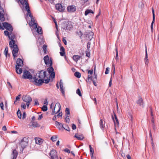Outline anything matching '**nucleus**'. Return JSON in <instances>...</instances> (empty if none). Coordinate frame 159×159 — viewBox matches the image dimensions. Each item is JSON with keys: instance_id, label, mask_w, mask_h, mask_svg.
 <instances>
[{"instance_id": "obj_1", "label": "nucleus", "mask_w": 159, "mask_h": 159, "mask_svg": "<svg viewBox=\"0 0 159 159\" xmlns=\"http://www.w3.org/2000/svg\"><path fill=\"white\" fill-rule=\"evenodd\" d=\"M46 71L43 70L39 71L38 72V75L37 76L40 79L38 80L36 77L33 78L34 81L38 85H41L44 82L43 79L46 76Z\"/></svg>"}, {"instance_id": "obj_2", "label": "nucleus", "mask_w": 159, "mask_h": 159, "mask_svg": "<svg viewBox=\"0 0 159 159\" xmlns=\"http://www.w3.org/2000/svg\"><path fill=\"white\" fill-rule=\"evenodd\" d=\"M9 46L12 49L13 59H15V58L17 57L16 54L18 53L19 50L18 46L16 44H15V41L14 40H11L10 42Z\"/></svg>"}, {"instance_id": "obj_3", "label": "nucleus", "mask_w": 159, "mask_h": 159, "mask_svg": "<svg viewBox=\"0 0 159 159\" xmlns=\"http://www.w3.org/2000/svg\"><path fill=\"white\" fill-rule=\"evenodd\" d=\"M61 28L65 30H70L73 28V25L72 24L68 22L64 21L61 24Z\"/></svg>"}, {"instance_id": "obj_4", "label": "nucleus", "mask_w": 159, "mask_h": 159, "mask_svg": "<svg viewBox=\"0 0 159 159\" xmlns=\"http://www.w3.org/2000/svg\"><path fill=\"white\" fill-rule=\"evenodd\" d=\"M28 139L26 137H24L21 140L19 144L22 148V151L28 145Z\"/></svg>"}, {"instance_id": "obj_5", "label": "nucleus", "mask_w": 159, "mask_h": 159, "mask_svg": "<svg viewBox=\"0 0 159 159\" xmlns=\"http://www.w3.org/2000/svg\"><path fill=\"white\" fill-rule=\"evenodd\" d=\"M43 60L45 64L49 66H52V59H49L48 55H46L43 57Z\"/></svg>"}, {"instance_id": "obj_6", "label": "nucleus", "mask_w": 159, "mask_h": 159, "mask_svg": "<svg viewBox=\"0 0 159 159\" xmlns=\"http://www.w3.org/2000/svg\"><path fill=\"white\" fill-rule=\"evenodd\" d=\"M22 77L24 79H32V78L33 79V78L30 73L27 70H25L24 72Z\"/></svg>"}, {"instance_id": "obj_7", "label": "nucleus", "mask_w": 159, "mask_h": 159, "mask_svg": "<svg viewBox=\"0 0 159 159\" xmlns=\"http://www.w3.org/2000/svg\"><path fill=\"white\" fill-rule=\"evenodd\" d=\"M61 106L60 103L58 102L55 105L54 110L52 111V114L53 115L59 112L61 110Z\"/></svg>"}, {"instance_id": "obj_8", "label": "nucleus", "mask_w": 159, "mask_h": 159, "mask_svg": "<svg viewBox=\"0 0 159 159\" xmlns=\"http://www.w3.org/2000/svg\"><path fill=\"white\" fill-rule=\"evenodd\" d=\"M94 77H93L92 76H90V80L91 81H92V82L94 84V85L95 86H97V83L96 82L97 81V75H95V71L96 70V65H95L94 66Z\"/></svg>"}, {"instance_id": "obj_9", "label": "nucleus", "mask_w": 159, "mask_h": 159, "mask_svg": "<svg viewBox=\"0 0 159 159\" xmlns=\"http://www.w3.org/2000/svg\"><path fill=\"white\" fill-rule=\"evenodd\" d=\"M2 24L3 26L4 27L9 30L10 32H12L13 31V28L11 25L6 22L3 23Z\"/></svg>"}, {"instance_id": "obj_10", "label": "nucleus", "mask_w": 159, "mask_h": 159, "mask_svg": "<svg viewBox=\"0 0 159 159\" xmlns=\"http://www.w3.org/2000/svg\"><path fill=\"white\" fill-rule=\"evenodd\" d=\"M67 11L69 13H73L75 12L76 9V7L74 5L68 6L67 8Z\"/></svg>"}, {"instance_id": "obj_11", "label": "nucleus", "mask_w": 159, "mask_h": 159, "mask_svg": "<svg viewBox=\"0 0 159 159\" xmlns=\"http://www.w3.org/2000/svg\"><path fill=\"white\" fill-rule=\"evenodd\" d=\"M50 155L51 156L52 159H58L57 153L56 151L54 150L51 151Z\"/></svg>"}, {"instance_id": "obj_12", "label": "nucleus", "mask_w": 159, "mask_h": 159, "mask_svg": "<svg viewBox=\"0 0 159 159\" xmlns=\"http://www.w3.org/2000/svg\"><path fill=\"white\" fill-rule=\"evenodd\" d=\"M22 99L23 100L26 102H30L32 101L31 98L29 95L23 96Z\"/></svg>"}, {"instance_id": "obj_13", "label": "nucleus", "mask_w": 159, "mask_h": 159, "mask_svg": "<svg viewBox=\"0 0 159 159\" xmlns=\"http://www.w3.org/2000/svg\"><path fill=\"white\" fill-rule=\"evenodd\" d=\"M56 9L59 11H63L65 10V7L63 6L61 4H57L55 5Z\"/></svg>"}, {"instance_id": "obj_14", "label": "nucleus", "mask_w": 159, "mask_h": 159, "mask_svg": "<svg viewBox=\"0 0 159 159\" xmlns=\"http://www.w3.org/2000/svg\"><path fill=\"white\" fill-rule=\"evenodd\" d=\"M49 67L48 68V71L49 74H51V77L54 78L55 76V73L54 72V69L52 66H49Z\"/></svg>"}, {"instance_id": "obj_15", "label": "nucleus", "mask_w": 159, "mask_h": 159, "mask_svg": "<svg viewBox=\"0 0 159 159\" xmlns=\"http://www.w3.org/2000/svg\"><path fill=\"white\" fill-rule=\"evenodd\" d=\"M114 116H114L113 115L112 116V118L113 120L114 123L115 124V125H118L119 124L118 120L117 119V116L115 114V113L113 112Z\"/></svg>"}, {"instance_id": "obj_16", "label": "nucleus", "mask_w": 159, "mask_h": 159, "mask_svg": "<svg viewBox=\"0 0 159 159\" xmlns=\"http://www.w3.org/2000/svg\"><path fill=\"white\" fill-rule=\"evenodd\" d=\"M4 12L3 9H0V20L2 21H4L5 19L4 17Z\"/></svg>"}, {"instance_id": "obj_17", "label": "nucleus", "mask_w": 159, "mask_h": 159, "mask_svg": "<svg viewBox=\"0 0 159 159\" xmlns=\"http://www.w3.org/2000/svg\"><path fill=\"white\" fill-rule=\"evenodd\" d=\"M18 154V153L16 149L13 150L11 154V157H12V159H16Z\"/></svg>"}, {"instance_id": "obj_18", "label": "nucleus", "mask_w": 159, "mask_h": 159, "mask_svg": "<svg viewBox=\"0 0 159 159\" xmlns=\"http://www.w3.org/2000/svg\"><path fill=\"white\" fill-rule=\"evenodd\" d=\"M152 15H153V20L151 24V31L152 32L153 31V24L155 22V15L154 14V9L152 8Z\"/></svg>"}, {"instance_id": "obj_19", "label": "nucleus", "mask_w": 159, "mask_h": 159, "mask_svg": "<svg viewBox=\"0 0 159 159\" xmlns=\"http://www.w3.org/2000/svg\"><path fill=\"white\" fill-rule=\"evenodd\" d=\"M16 63V66H23V61L20 58H18L17 59Z\"/></svg>"}, {"instance_id": "obj_20", "label": "nucleus", "mask_w": 159, "mask_h": 159, "mask_svg": "<svg viewBox=\"0 0 159 159\" xmlns=\"http://www.w3.org/2000/svg\"><path fill=\"white\" fill-rule=\"evenodd\" d=\"M60 88L61 89V92L62 93V94L64 95H65V91H64V88L63 87V83L62 82V80H60Z\"/></svg>"}, {"instance_id": "obj_21", "label": "nucleus", "mask_w": 159, "mask_h": 159, "mask_svg": "<svg viewBox=\"0 0 159 159\" xmlns=\"http://www.w3.org/2000/svg\"><path fill=\"white\" fill-rule=\"evenodd\" d=\"M34 139L36 143L39 145H41L43 143V139L39 138H35Z\"/></svg>"}, {"instance_id": "obj_22", "label": "nucleus", "mask_w": 159, "mask_h": 159, "mask_svg": "<svg viewBox=\"0 0 159 159\" xmlns=\"http://www.w3.org/2000/svg\"><path fill=\"white\" fill-rule=\"evenodd\" d=\"M55 125L57 128H58L60 130L64 128L62 124L57 121H56Z\"/></svg>"}, {"instance_id": "obj_23", "label": "nucleus", "mask_w": 159, "mask_h": 159, "mask_svg": "<svg viewBox=\"0 0 159 159\" xmlns=\"http://www.w3.org/2000/svg\"><path fill=\"white\" fill-rule=\"evenodd\" d=\"M137 103L139 104L140 106L143 107L144 105L143 99L140 98L136 102Z\"/></svg>"}, {"instance_id": "obj_24", "label": "nucleus", "mask_w": 159, "mask_h": 159, "mask_svg": "<svg viewBox=\"0 0 159 159\" xmlns=\"http://www.w3.org/2000/svg\"><path fill=\"white\" fill-rule=\"evenodd\" d=\"M25 9L27 10L28 13H30V12H31V11L30 10L29 4L28 2V1H25Z\"/></svg>"}, {"instance_id": "obj_25", "label": "nucleus", "mask_w": 159, "mask_h": 159, "mask_svg": "<svg viewBox=\"0 0 159 159\" xmlns=\"http://www.w3.org/2000/svg\"><path fill=\"white\" fill-rule=\"evenodd\" d=\"M61 52H60L61 56H63L65 55V50L62 46H61L60 48Z\"/></svg>"}, {"instance_id": "obj_26", "label": "nucleus", "mask_w": 159, "mask_h": 159, "mask_svg": "<svg viewBox=\"0 0 159 159\" xmlns=\"http://www.w3.org/2000/svg\"><path fill=\"white\" fill-rule=\"evenodd\" d=\"M74 137L76 138L78 140H82L84 139V137L82 135L78 134H76Z\"/></svg>"}, {"instance_id": "obj_27", "label": "nucleus", "mask_w": 159, "mask_h": 159, "mask_svg": "<svg viewBox=\"0 0 159 159\" xmlns=\"http://www.w3.org/2000/svg\"><path fill=\"white\" fill-rule=\"evenodd\" d=\"M148 54L147 52V49L146 48L145 49V56L144 58L145 63L147 65L148 63Z\"/></svg>"}, {"instance_id": "obj_28", "label": "nucleus", "mask_w": 159, "mask_h": 159, "mask_svg": "<svg viewBox=\"0 0 159 159\" xmlns=\"http://www.w3.org/2000/svg\"><path fill=\"white\" fill-rule=\"evenodd\" d=\"M149 134L150 137L151 138V144H152V148L153 149V150H154V148H155V146H154V143L153 142V138H152V133H151V130L150 131Z\"/></svg>"}, {"instance_id": "obj_29", "label": "nucleus", "mask_w": 159, "mask_h": 159, "mask_svg": "<svg viewBox=\"0 0 159 159\" xmlns=\"http://www.w3.org/2000/svg\"><path fill=\"white\" fill-rule=\"evenodd\" d=\"M16 72L18 74H20L22 72V69L19 68V67L17 66H16Z\"/></svg>"}, {"instance_id": "obj_30", "label": "nucleus", "mask_w": 159, "mask_h": 159, "mask_svg": "<svg viewBox=\"0 0 159 159\" xmlns=\"http://www.w3.org/2000/svg\"><path fill=\"white\" fill-rule=\"evenodd\" d=\"M32 126L34 127H39L40 126V125L37 122L31 121Z\"/></svg>"}, {"instance_id": "obj_31", "label": "nucleus", "mask_w": 159, "mask_h": 159, "mask_svg": "<svg viewBox=\"0 0 159 159\" xmlns=\"http://www.w3.org/2000/svg\"><path fill=\"white\" fill-rule=\"evenodd\" d=\"M93 33L92 31L90 32V37L91 36H93ZM92 39H90V41H92V42L93 43V45H94L95 43V39L93 38V37H92Z\"/></svg>"}, {"instance_id": "obj_32", "label": "nucleus", "mask_w": 159, "mask_h": 159, "mask_svg": "<svg viewBox=\"0 0 159 159\" xmlns=\"http://www.w3.org/2000/svg\"><path fill=\"white\" fill-rule=\"evenodd\" d=\"M81 57V56L78 55H74L73 57V58L75 61H77Z\"/></svg>"}, {"instance_id": "obj_33", "label": "nucleus", "mask_w": 159, "mask_h": 159, "mask_svg": "<svg viewBox=\"0 0 159 159\" xmlns=\"http://www.w3.org/2000/svg\"><path fill=\"white\" fill-rule=\"evenodd\" d=\"M37 33L39 34H42V29L41 27L38 26L37 29Z\"/></svg>"}, {"instance_id": "obj_34", "label": "nucleus", "mask_w": 159, "mask_h": 159, "mask_svg": "<svg viewBox=\"0 0 159 159\" xmlns=\"http://www.w3.org/2000/svg\"><path fill=\"white\" fill-rule=\"evenodd\" d=\"M12 32H10V35L9 36L8 38L9 39H11V40H14V39L15 38V35L13 34H12Z\"/></svg>"}, {"instance_id": "obj_35", "label": "nucleus", "mask_w": 159, "mask_h": 159, "mask_svg": "<svg viewBox=\"0 0 159 159\" xmlns=\"http://www.w3.org/2000/svg\"><path fill=\"white\" fill-rule=\"evenodd\" d=\"M99 124L101 128L102 129H103L104 128V125L103 124V121L102 119L100 120Z\"/></svg>"}, {"instance_id": "obj_36", "label": "nucleus", "mask_w": 159, "mask_h": 159, "mask_svg": "<svg viewBox=\"0 0 159 159\" xmlns=\"http://www.w3.org/2000/svg\"><path fill=\"white\" fill-rule=\"evenodd\" d=\"M8 47H7L5 48V50L4 51V54L5 55V56L6 57H7V53H8Z\"/></svg>"}, {"instance_id": "obj_37", "label": "nucleus", "mask_w": 159, "mask_h": 159, "mask_svg": "<svg viewBox=\"0 0 159 159\" xmlns=\"http://www.w3.org/2000/svg\"><path fill=\"white\" fill-rule=\"evenodd\" d=\"M74 75L75 76L77 77L78 78H80L81 76V74L80 73L78 72H76L74 73Z\"/></svg>"}, {"instance_id": "obj_38", "label": "nucleus", "mask_w": 159, "mask_h": 159, "mask_svg": "<svg viewBox=\"0 0 159 159\" xmlns=\"http://www.w3.org/2000/svg\"><path fill=\"white\" fill-rule=\"evenodd\" d=\"M17 114L18 116V117L19 119H21V112L19 109H18V111L17 112Z\"/></svg>"}, {"instance_id": "obj_39", "label": "nucleus", "mask_w": 159, "mask_h": 159, "mask_svg": "<svg viewBox=\"0 0 159 159\" xmlns=\"http://www.w3.org/2000/svg\"><path fill=\"white\" fill-rule=\"evenodd\" d=\"M57 139V137L56 135H53L51 138V139L53 142L56 141Z\"/></svg>"}, {"instance_id": "obj_40", "label": "nucleus", "mask_w": 159, "mask_h": 159, "mask_svg": "<svg viewBox=\"0 0 159 159\" xmlns=\"http://www.w3.org/2000/svg\"><path fill=\"white\" fill-rule=\"evenodd\" d=\"M42 111H46L48 110V107L46 105H43L41 108Z\"/></svg>"}, {"instance_id": "obj_41", "label": "nucleus", "mask_w": 159, "mask_h": 159, "mask_svg": "<svg viewBox=\"0 0 159 159\" xmlns=\"http://www.w3.org/2000/svg\"><path fill=\"white\" fill-rule=\"evenodd\" d=\"M21 96V95L20 94V95H19L17 96L16 97V100L14 102V104H15L16 103V101H20V97Z\"/></svg>"}, {"instance_id": "obj_42", "label": "nucleus", "mask_w": 159, "mask_h": 159, "mask_svg": "<svg viewBox=\"0 0 159 159\" xmlns=\"http://www.w3.org/2000/svg\"><path fill=\"white\" fill-rule=\"evenodd\" d=\"M65 112H66L65 116H66V115L68 116L70 114V110L68 108H66V110H65Z\"/></svg>"}, {"instance_id": "obj_43", "label": "nucleus", "mask_w": 159, "mask_h": 159, "mask_svg": "<svg viewBox=\"0 0 159 159\" xmlns=\"http://www.w3.org/2000/svg\"><path fill=\"white\" fill-rule=\"evenodd\" d=\"M66 117L65 118V120H66V121L67 123H69L70 121V119H69V116L66 115L65 116Z\"/></svg>"}, {"instance_id": "obj_44", "label": "nucleus", "mask_w": 159, "mask_h": 159, "mask_svg": "<svg viewBox=\"0 0 159 159\" xmlns=\"http://www.w3.org/2000/svg\"><path fill=\"white\" fill-rule=\"evenodd\" d=\"M43 51L44 53L45 54L47 53V46L45 45H44L43 46Z\"/></svg>"}, {"instance_id": "obj_45", "label": "nucleus", "mask_w": 159, "mask_h": 159, "mask_svg": "<svg viewBox=\"0 0 159 159\" xmlns=\"http://www.w3.org/2000/svg\"><path fill=\"white\" fill-rule=\"evenodd\" d=\"M76 93L78 94L80 97L82 96V94L81 93L80 90L79 89H77L76 91Z\"/></svg>"}, {"instance_id": "obj_46", "label": "nucleus", "mask_w": 159, "mask_h": 159, "mask_svg": "<svg viewBox=\"0 0 159 159\" xmlns=\"http://www.w3.org/2000/svg\"><path fill=\"white\" fill-rule=\"evenodd\" d=\"M90 98L92 99V101L94 102V104L96 105L97 104V100L96 98L95 97L93 98V97H90Z\"/></svg>"}, {"instance_id": "obj_47", "label": "nucleus", "mask_w": 159, "mask_h": 159, "mask_svg": "<svg viewBox=\"0 0 159 159\" xmlns=\"http://www.w3.org/2000/svg\"><path fill=\"white\" fill-rule=\"evenodd\" d=\"M4 33L5 35L8 36V37H9V36L10 35V33L9 34L8 31L7 30L4 31Z\"/></svg>"}, {"instance_id": "obj_48", "label": "nucleus", "mask_w": 159, "mask_h": 159, "mask_svg": "<svg viewBox=\"0 0 159 159\" xmlns=\"http://www.w3.org/2000/svg\"><path fill=\"white\" fill-rule=\"evenodd\" d=\"M116 57L115 59L116 60H117L118 59V51H117V48H116Z\"/></svg>"}, {"instance_id": "obj_49", "label": "nucleus", "mask_w": 159, "mask_h": 159, "mask_svg": "<svg viewBox=\"0 0 159 159\" xmlns=\"http://www.w3.org/2000/svg\"><path fill=\"white\" fill-rule=\"evenodd\" d=\"M76 33L79 36L81 37L82 35L83 34L81 31H80L79 32H77Z\"/></svg>"}, {"instance_id": "obj_50", "label": "nucleus", "mask_w": 159, "mask_h": 159, "mask_svg": "<svg viewBox=\"0 0 159 159\" xmlns=\"http://www.w3.org/2000/svg\"><path fill=\"white\" fill-rule=\"evenodd\" d=\"M63 128L65 130H66L68 131H69L70 130V129L68 125L66 126L65 127V128L64 127Z\"/></svg>"}, {"instance_id": "obj_51", "label": "nucleus", "mask_w": 159, "mask_h": 159, "mask_svg": "<svg viewBox=\"0 0 159 159\" xmlns=\"http://www.w3.org/2000/svg\"><path fill=\"white\" fill-rule=\"evenodd\" d=\"M50 80V79L48 78L47 79L44 80V82L43 83H44L45 84H47L49 82Z\"/></svg>"}, {"instance_id": "obj_52", "label": "nucleus", "mask_w": 159, "mask_h": 159, "mask_svg": "<svg viewBox=\"0 0 159 159\" xmlns=\"http://www.w3.org/2000/svg\"><path fill=\"white\" fill-rule=\"evenodd\" d=\"M21 107H22L23 109H25L26 107V105L25 103H22L21 104Z\"/></svg>"}, {"instance_id": "obj_53", "label": "nucleus", "mask_w": 159, "mask_h": 159, "mask_svg": "<svg viewBox=\"0 0 159 159\" xmlns=\"http://www.w3.org/2000/svg\"><path fill=\"white\" fill-rule=\"evenodd\" d=\"M89 13V9H87L85 11L84 14L85 16H87Z\"/></svg>"}, {"instance_id": "obj_54", "label": "nucleus", "mask_w": 159, "mask_h": 159, "mask_svg": "<svg viewBox=\"0 0 159 159\" xmlns=\"http://www.w3.org/2000/svg\"><path fill=\"white\" fill-rule=\"evenodd\" d=\"M76 126L74 124H72V128L74 130V129H76Z\"/></svg>"}, {"instance_id": "obj_55", "label": "nucleus", "mask_w": 159, "mask_h": 159, "mask_svg": "<svg viewBox=\"0 0 159 159\" xmlns=\"http://www.w3.org/2000/svg\"><path fill=\"white\" fill-rule=\"evenodd\" d=\"M109 68L108 67H107L106 68V70L105 71V74H108L109 72Z\"/></svg>"}, {"instance_id": "obj_56", "label": "nucleus", "mask_w": 159, "mask_h": 159, "mask_svg": "<svg viewBox=\"0 0 159 159\" xmlns=\"http://www.w3.org/2000/svg\"><path fill=\"white\" fill-rule=\"evenodd\" d=\"M44 104L45 105H46L47 106V105L48 104V101L47 99H45V100L44 101Z\"/></svg>"}, {"instance_id": "obj_57", "label": "nucleus", "mask_w": 159, "mask_h": 159, "mask_svg": "<svg viewBox=\"0 0 159 159\" xmlns=\"http://www.w3.org/2000/svg\"><path fill=\"white\" fill-rule=\"evenodd\" d=\"M0 107H1V109H2V110H4V108H3L4 105H3V102H2L0 103Z\"/></svg>"}, {"instance_id": "obj_58", "label": "nucleus", "mask_w": 159, "mask_h": 159, "mask_svg": "<svg viewBox=\"0 0 159 159\" xmlns=\"http://www.w3.org/2000/svg\"><path fill=\"white\" fill-rule=\"evenodd\" d=\"M89 75H88V77L87 78L86 81L88 83V84H89Z\"/></svg>"}, {"instance_id": "obj_59", "label": "nucleus", "mask_w": 159, "mask_h": 159, "mask_svg": "<svg viewBox=\"0 0 159 159\" xmlns=\"http://www.w3.org/2000/svg\"><path fill=\"white\" fill-rule=\"evenodd\" d=\"M93 149L92 148L91 146L90 145V153H92V154H93Z\"/></svg>"}, {"instance_id": "obj_60", "label": "nucleus", "mask_w": 159, "mask_h": 159, "mask_svg": "<svg viewBox=\"0 0 159 159\" xmlns=\"http://www.w3.org/2000/svg\"><path fill=\"white\" fill-rule=\"evenodd\" d=\"M64 151L66 152H67L68 153H70V151L69 149L68 148H65Z\"/></svg>"}, {"instance_id": "obj_61", "label": "nucleus", "mask_w": 159, "mask_h": 159, "mask_svg": "<svg viewBox=\"0 0 159 159\" xmlns=\"http://www.w3.org/2000/svg\"><path fill=\"white\" fill-rule=\"evenodd\" d=\"M39 103L38 102V100L36 99L34 101V105H39Z\"/></svg>"}, {"instance_id": "obj_62", "label": "nucleus", "mask_w": 159, "mask_h": 159, "mask_svg": "<svg viewBox=\"0 0 159 159\" xmlns=\"http://www.w3.org/2000/svg\"><path fill=\"white\" fill-rule=\"evenodd\" d=\"M26 117V114L25 112H24L22 116V119H25Z\"/></svg>"}, {"instance_id": "obj_63", "label": "nucleus", "mask_w": 159, "mask_h": 159, "mask_svg": "<svg viewBox=\"0 0 159 159\" xmlns=\"http://www.w3.org/2000/svg\"><path fill=\"white\" fill-rule=\"evenodd\" d=\"M112 84V78L111 77L110 78L109 83V87H111Z\"/></svg>"}, {"instance_id": "obj_64", "label": "nucleus", "mask_w": 159, "mask_h": 159, "mask_svg": "<svg viewBox=\"0 0 159 159\" xmlns=\"http://www.w3.org/2000/svg\"><path fill=\"white\" fill-rule=\"evenodd\" d=\"M33 25L34 26V28H37L38 24L37 23H34L33 24Z\"/></svg>"}]
</instances>
